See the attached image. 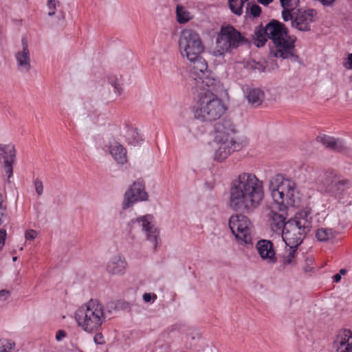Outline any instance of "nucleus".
<instances>
[{
	"label": "nucleus",
	"instance_id": "1",
	"mask_svg": "<svg viewBox=\"0 0 352 352\" xmlns=\"http://www.w3.org/2000/svg\"><path fill=\"white\" fill-rule=\"evenodd\" d=\"M179 50L183 58L188 61L191 74L201 89L214 87L217 80L208 70V63L202 57L204 45L199 34L191 29L184 30L178 41Z\"/></svg>",
	"mask_w": 352,
	"mask_h": 352
},
{
	"label": "nucleus",
	"instance_id": "2",
	"mask_svg": "<svg viewBox=\"0 0 352 352\" xmlns=\"http://www.w3.org/2000/svg\"><path fill=\"white\" fill-rule=\"evenodd\" d=\"M264 196L263 182L252 173L243 172L230 183L228 205L234 211L250 213L261 206Z\"/></svg>",
	"mask_w": 352,
	"mask_h": 352
},
{
	"label": "nucleus",
	"instance_id": "3",
	"mask_svg": "<svg viewBox=\"0 0 352 352\" xmlns=\"http://www.w3.org/2000/svg\"><path fill=\"white\" fill-rule=\"evenodd\" d=\"M267 36L273 41L274 46L271 52L274 56L284 59L294 56L296 38L288 35L283 23L272 21L266 25L265 30H256L253 36L254 45L257 47L263 46L267 41Z\"/></svg>",
	"mask_w": 352,
	"mask_h": 352
},
{
	"label": "nucleus",
	"instance_id": "4",
	"mask_svg": "<svg viewBox=\"0 0 352 352\" xmlns=\"http://www.w3.org/2000/svg\"><path fill=\"white\" fill-rule=\"evenodd\" d=\"M269 189L280 211L289 207L297 206L300 204V195L295 182L283 175L277 174L270 178Z\"/></svg>",
	"mask_w": 352,
	"mask_h": 352
},
{
	"label": "nucleus",
	"instance_id": "5",
	"mask_svg": "<svg viewBox=\"0 0 352 352\" xmlns=\"http://www.w3.org/2000/svg\"><path fill=\"white\" fill-rule=\"evenodd\" d=\"M74 318L78 327L83 331L94 333L106 321L107 314L100 301L91 299L77 309Z\"/></svg>",
	"mask_w": 352,
	"mask_h": 352
},
{
	"label": "nucleus",
	"instance_id": "6",
	"mask_svg": "<svg viewBox=\"0 0 352 352\" xmlns=\"http://www.w3.org/2000/svg\"><path fill=\"white\" fill-rule=\"evenodd\" d=\"M227 108L223 100L210 91L200 93L191 108L195 119L209 122L219 119Z\"/></svg>",
	"mask_w": 352,
	"mask_h": 352
},
{
	"label": "nucleus",
	"instance_id": "7",
	"mask_svg": "<svg viewBox=\"0 0 352 352\" xmlns=\"http://www.w3.org/2000/svg\"><path fill=\"white\" fill-rule=\"evenodd\" d=\"M311 214L306 208L297 212L284 224L282 238L288 247L297 248L311 227Z\"/></svg>",
	"mask_w": 352,
	"mask_h": 352
},
{
	"label": "nucleus",
	"instance_id": "8",
	"mask_svg": "<svg viewBox=\"0 0 352 352\" xmlns=\"http://www.w3.org/2000/svg\"><path fill=\"white\" fill-rule=\"evenodd\" d=\"M216 135L214 140V158L223 162L232 153L241 148V145L235 140V129L229 121L218 123L215 126Z\"/></svg>",
	"mask_w": 352,
	"mask_h": 352
},
{
	"label": "nucleus",
	"instance_id": "9",
	"mask_svg": "<svg viewBox=\"0 0 352 352\" xmlns=\"http://www.w3.org/2000/svg\"><path fill=\"white\" fill-rule=\"evenodd\" d=\"M246 43V38L234 27H222L217 36L216 47L212 52V55L217 58H223L226 54L232 53L233 50Z\"/></svg>",
	"mask_w": 352,
	"mask_h": 352
},
{
	"label": "nucleus",
	"instance_id": "10",
	"mask_svg": "<svg viewBox=\"0 0 352 352\" xmlns=\"http://www.w3.org/2000/svg\"><path fill=\"white\" fill-rule=\"evenodd\" d=\"M351 187V182L333 170H327L321 176L318 182V190L322 194L341 199Z\"/></svg>",
	"mask_w": 352,
	"mask_h": 352
},
{
	"label": "nucleus",
	"instance_id": "11",
	"mask_svg": "<svg viewBox=\"0 0 352 352\" xmlns=\"http://www.w3.org/2000/svg\"><path fill=\"white\" fill-rule=\"evenodd\" d=\"M229 226L239 243H252V224L248 217L241 214L232 215L229 220Z\"/></svg>",
	"mask_w": 352,
	"mask_h": 352
},
{
	"label": "nucleus",
	"instance_id": "12",
	"mask_svg": "<svg viewBox=\"0 0 352 352\" xmlns=\"http://www.w3.org/2000/svg\"><path fill=\"white\" fill-rule=\"evenodd\" d=\"M131 230L140 229L144 233L146 239L156 249L160 242V230L155 225L154 217L146 214L133 219L130 221Z\"/></svg>",
	"mask_w": 352,
	"mask_h": 352
},
{
	"label": "nucleus",
	"instance_id": "13",
	"mask_svg": "<svg viewBox=\"0 0 352 352\" xmlns=\"http://www.w3.org/2000/svg\"><path fill=\"white\" fill-rule=\"evenodd\" d=\"M148 200V195L146 191L144 182L140 180L135 181L128 187L124 194L122 208L126 210L137 203Z\"/></svg>",
	"mask_w": 352,
	"mask_h": 352
},
{
	"label": "nucleus",
	"instance_id": "14",
	"mask_svg": "<svg viewBox=\"0 0 352 352\" xmlns=\"http://www.w3.org/2000/svg\"><path fill=\"white\" fill-rule=\"evenodd\" d=\"M289 19L292 28L299 31H307L315 21L316 11L314 9H296L291 13Z\"/></svg>",
	"mask_w": 352,
	"mask_h": 352
},
{
	"label": "nucleus",
	"instance_id": "15",
	"mask_svg": "<svg viewBox=\"0 0 352 352\" xmlns=\"http://www.w3.org/2000/svg\"><path fill=\"white\" fill-rule=\"evenodd\" d=\"M18 71L22 74H28L31 69V55L28 40L26 36L21 38V48L14 54Z\"/></svg>",
	"mask_w": 352,
	"mask_h": 352
},
{
	"label": "nucleus",
	"instance_id": "16",
	"mask_svg": "<svg viewBox=\"0 0 352 352\" xmlns=\"http://www.w3.org/2000/svg\"><path fill=\"white\" fill-rule=\"evenodd\" d=\"M256 250L261 261L274 265L277 262L276 254L273 243L267 239H261L256 244Z\"/></svg>",
	"mask_w": 352,
	"mask_h": 352
},
{
	"label": "nucleus",
	"instance_id": "17",
	"mask_svg": "<svg viewBox=\"0 0 352 352\" xmlns=\"http://www.w3.org/2000/svg\"><path fill=\"white\" fill-rule=\"evenodd\" d=\"M128 266L127 261L124 256L116 254L111 256L106 264L107 273L113 276H123Z\"/></svg>",
	"mask_w": 352,
	"mask_h": 352
},
{
	"label": "nucleus",
	"instance_id": "18",
	"mask_svg": "<svg viewBox=\"0 0 352 352\" xmlns=\"http://www.w3.org/2000/svg\"><path fill=\"white\" fill-rule=\"evenodd\" d=\"M334 352H352V331L341 329L333 343Z\"/></svg>",
	"mask_w": 352,
	"mask_h": 352
},
{
	"label": "nucleus",
	"instance_id": "19",
	"mask_svg": "<svg viewBox=\"0 0 352 352\" xmlns=\"http://www.w3.org/2000/svg\"><path fill=\"white\" fill-rule=\"evenodd\" d=\"M316 141L326 148L336 151H342L346 148V142L342 138H336L325 134L318 135L316 138Z\"/></svg>",
	"mask_w": 352,
	"mask_h": 352
},
{
	"label": "nucleus",
	"instance_id": "20",
	"mask_svg": "<svg viewBox=\"0 0 352 352\" xmlns=\"http://www.w3.org/2000/svg\"><path fill=\"white\" fill-rule=\"evenodd\" d=\"M109 150L114 160L119 164H124L127 162L126 150L116 140L109 142Z\"/></svg>",
	"mask_w": 352,
	"mask_h": 352
},
{
	"label": "nucleus",
	"instance_id": "21",
	"mask_svg": "<svg viewBox=\"0 0 352 352\" xmlns=\"http://www.w3.org/2000/svg\"><path fill=\"white\" fill-rule=\"evenodd\" d=\"M244 94L248 102L255 107L259 106L264 99V93L258 88H247Z\"/></svg>",
	"mask_w": 352,
	"mask_h": 352
},
{
	"label": "nucleus",
	"instance_id": "22",
	"mask_svg": "<svg viewBox=\"0 0 352 352\" xmlns=\"http://www.w3.org/2000/svg\"><path fill=\"white\" fill-rule=\"evenodd\" d=\"M283 7L282 17L284 21H289L292 19L291 13L297 9L299 0H280Z\"/></svg>",
	"mask_w": 352,
	"mask_h": 352
},
{
	"label": "nucleus",
	"instance_id": "23",
	"mask_svg": "<svg viewBox=\"0 0 352 352\" xmlns=\"http://www.w3.org/2000/svg\"><path fill=\"white\" fill-rule=\"evenodd\" d=\"M175 13L176 20L179 24H185L195 17V15L182 4L177 5Z\"/></svg>",
	"mask_w": 352,
	"mask_h": 352
},
{
	"label": "nucleus",
	"instance_id": "24",
	"mask_svg": "<svg viewBox=\"0 0 352 352\" xmlns=\"http://www.w3.org/2000/svg\"><path fill=\"white\" fill-rule=\"evenodd\" d=\"M16 151L13 145L0 144V157L3 160V164L14 163L15 160Z\"/></svg>",
	"mask_w": 352,
	"mask_h": 352
},
{
	"label": "nucleus",
	"instance_id": "25",
	"mask_svg": "<svg viewBox=\"0 0 352 352\" xmlns=\"http://www.w3.org/2000/svg\"><path fill=\"white\" fill-rule=\"evenodd\" d=\"M248 0H229V7L232 13L240 16L243 11V6Z\"/></svg>",
	"mask_w": 352,
	"mask_h": 352
},
{
	"label": "nucleus",
	"instance_id": "26",
	"mask_svg": "<svg viewBox=\"0 0 352 352\" xmlns=\"http://www.w3.org/2000/svg\"><path fill=\"white\" fill-rule=\"evenodd\" d=\"M316 236L318 241H326L333 237V232L329 228H320L317 230Z\"/></svg>",
	"mask_w": 352,
	"mask_h": 352
},
{
	"label": "nucleus",
	"instance_id": "27",
	"mask_svg": "<svg viewBox=\"0 0 352 352\" xmlns=\"http://www.w3.org/2000/svg\"><path fill=\"white\" fill-rule=\"evenodd\" d=\"M297 248L289 247L287 250V254L283 258V265L285 266L294 265L296 263V253Z\"/></svg>",
	"mask_w": 352,
	"mask_h": 352
},
{
	"label": "nucleus",
	"instance_id": "28",
	"mask_svg": "<svg viewBox=\"0 0 352 352\" xmlns=\"http://www.w3.org/2000/svg\"><path fill=\"white\" fill-rule=\"evenodd\" d=\"M126 138L129 144L134 145L137 144L140 140V137L137 129H129L126 135Z\"/></svg>",
	"mask_w": 352,
	"mask_h": 352
},
{
	"label": "nucleus",
	"instance_id": "29",
	"mask_svg": "<svg viewBox=\"0 0 352 352\" xmlns=\"http://www.w3.org/2000/svg\"><path fill=\"white\" fill-rule=\"evenodd\" d=\"M272 220L273 223L279 229L283 228L285 223V217L283 214L272 213Z\"/></svg>",
	"mask_w": 352,
	"mask_h": 352
},
{
	"label": "nucleus",
	"instance_id": "30",
	"mask_svg": "<svg viewBox=\"0 0 352 352\" xmlns=\"http://www.w3.org/2000/svg\"><path fill=\"white\" fill-rule=\"evenodd\" d=\"M107 80L109 84L113 87L114 92L117 94H120L122 91V87L119 79L116 76H109Z\"/></svg>",
	"mask_w": 352,
	"mask_h": 352
},
{
	"label": "nucleus",
	"instance_id": "31",
	"mask_svg": "<svg viewBox=\"0 0 352 352\" xmlns=\"http://www.w3.org/2000/svg\"><path fill=\"white\" fill-rule=\"evenodd\" d=\"M15 346V344L11 340H3L1 342L0 352H12Z\"/></svg>",
	"mask_w": 352,
	"mask_h": 352
},
{
	"label": "nucleus",
	"instance_id": "32",
	"mask_svg": "<svg viewBox=\"0 0 352 352\" xmlns=\"http://www.w3.org/2000/svg\"><path fill=\"white\" fill-rule=\"evenodd\" d=\"M246 12L250 13L253 16L256 17L259 16L261 9L258 5L247 3Z\"/></svg>",
	"mask_w": 352,
	"mask_h": 352
},
{
	"label": "nucleus",
	"instance_id": "33",
	"mask_svg": "<svg viewBox=\"0 0 352 352\" xmlns=\"http://www.w3.org/2000/svg\"><path fill=\"white\" fill-rule=\"evenodd\" d=\"M24 236L26 241H33L37 237L38 232L34 230L29 229L25 232Z\"/></svg>",
	"mask_w": 352,
	"mask_h": 352
},
{
	"label": "nucleus",
	"instance_id": "34",
	"mask_svg": "<svg viewBox=\"0 0 352 352\" xmlns=\"http://www.w3.org/2000/svg\"><path fill=\"white\" fill-rule=\"evenodd\" d=\"M143 300L146 303H153L157 299V295L151 293H144L142 296Z\"/></svg>",
	"mask_w": 352,
	"mask_h": 352
},
{
	"label": "nucleus",
	"instance_id": "35",
	"mask_svg": "<svg viewBox=\"0 0 352 352\" xmlns=\"http://www.w3.org/2000/svg\"><path fill=\"white\" fill-rule=\"evenodd\" d=\"M34 188H35L36 194L38 196H41L43 192V185L42 182L40 179H36L34 180Z\"/></svg>",
	"mask_w": 352,
	"mask_h": 352
},
{
	"label": "nucleus",
	"instance_id": "36",
	"mask_svg": "<svg viewBox=\"0 0 352 352\" xmlns=\"http://www.w3.org/2000/svg\"><path fill=\"white\" fill-rule=\"evenodd\" d=\"M12 164L13 163L3 164L5 174L6 175L7 179L8 181L10 180V178L12 176V173H13Z\"/></svg>",
	"mask_w": 352,
	"mask_h": 352
},
{
	"label": "nucleus",
	"instance_id": "37",
	"mask_svg": "<svg viewBox=\"0 0 352 352\" xmlns=\"http://www.w3.org/2000/svg\"><path fill=\"white\" fill-rule=\"evenodd\" d=\"M10 296V292L6 289L0 290V301L4 302Z\"/></svg>",
	"mask_w": 352,
	"mask_h": 352
},
{
	"label": "nucleus",
	"instance_id": "38",
	"mask_svg": "<svg viewBox=\"0 0 352 352\" xmlns=\"http://www.w3.org/2000/svg\"><path fill=\"white\" fill-rule=\"evenodd\" d=\"M58 0H48L47 1V7L49 10H56L57 7L59 6Z\"/></svg>",
	"mask_w": 352,
	"mask_h": 352
},
{
	"label": "nucleus",
	"instance_id": "39",
	"mask_svg": "<svg viewBox=\"0 0 352 352\" xmlns=\"http://www.w3.org/2000/svg\"><path fill=\"white\" fill-rule=\"evenodd\" d=\"M6 237V231L5 230H0V251L2 250L5 245Z\"/></svg>",
	"mask_w": 352,
	"mask_h": 352
},
{
	"label": "nucleus",
	"instance_id": "40",
	"mask_svg": "<svg viewBox=\"0 0 352 352\" xmlns=\"http://www.w3.org/2000/svg\"><path fill=\"white\" fill-rule=\"evenodd\" d=\"M65 337H66V333H65V331H63V330H58L56 332V340L57 341H60V340H62Z\"/></svg>",
	"mask_w": 352,
	"mask_h": 352
},
{
	"label": "nucleus",
	"instance_id": "41",
	"mask_svg": "<svg viewBox=\"0 0 352 352\" xmlns=\"http://www.w3.org/2000/svg\"><path fill=\"white\" fill-rule=\"evenodd\" d=\"M3 197L2 195L0 193V225L1 224V218L3 215Z\"/></svg>",
	"mask_w": 352,
	"mask_h": 352
},
{
	"label": "nucleus",
	"instance_id": "42",
	"mask_svg": "<svg viewBox=\"0 0 352 352\" xmlns=\"http://www.w3.org/2000/svg\"><path fill=\"white\" fill-rule=\"evenodd\" d=\"M273 0H258V1L263 4V5H265V6H267L268 5L269 3H270L271 2H272Z\"/></svg>",
	"mask_w": 352,
	"mask_h": 352
},
{
	"label": "nucleus",
	"instance_id": "43",
	"mask_svg": "<svg viewBox=\"0 0 352 352\" xmlns=\"http://www.w3.org/2000/svg\"><path fill=\"white\" fill-rule=\"evenodd\" d=\"M341 279V275L340 274H336L333 276V281L334 282H339Z\"/></svg>",
	"mask_w": 352,
	"mask_h": 352
},
{
	"label": "nucleus",
	"instance_id": "44",
	"mask_svg": "<svg viewBox=\"0 0 352 352\" xmlns=\"http://www.w3.org/2000/svg\"><path fill=\"white\" fill-rule=\"evenodd\" d=\"M348 64L349 65V68L352 69V53L348 55Z\"/></svg>",
	"mask_w": 352,
	"mask_h": 352
},
{
	"label": "nucleus",
	"instance_id": "45",
	"mask_svg": "<svg viewBox=\"0 0 352 352\" xmlns=\"http://www.w3.org/2000/svg\"><path fill=\"white\" fill-rule=\"evenodd\" d=\"M55 14V10H50V12H48L49 16H53Z\"/></svg>",
	"mask_w": 352,
	"mask_h": 352
},
{
	"label": "nucleus",
	"instance_id": "46",
	"mask_svg": "<svg viewBox=\"0 0 352 352\" xmlns=\"http://www.w3.org/2000/svg\"><path fill=\"white\" fill-rule=\"evenodd\" d=\"M345 273H346V270H344V269H342V270L340 271V273H339V274H340V275H341V274H344Z\"/></svg>",
	"mask_w": 352,
	"mask_h": 352
},
{
	"label": "nucleus",
	"instance_id": "47",
	"mask_svg": "<svg viewBox=\"0 0 352 352\" xmlns=\"http://www.w3.org/2000/svg\"><path fill=\"white\" fill-rule=\"evenodd\" d=\"M98 338L97 336H95V338H94V340H95L96 342H97V340H98V338Z\"/></svg>",
	"mask_w": 352,
	"mask_h": 352
},
{
	"label": "nucleus",
	"instance_id": "48",
	"mask_svg": "<svg viewBox=\"0 0 352 352\" xmlns=\"http://www.w3.org/2000/svg\"><path fill=\"white\" fill-rule=\"evenodd\" d=\"M98 338L97 336H95V338H94V340H95L96 342H97V340H98V338Z\"/></svg>",
	"mask_w": 352,
	"mask_h": 352
},
{
	"label": "nucleus",
	"instance_id": "49",
	"mask_svg": "<svg viewBox=\"0 0 352 352\" xmlns=\"http://www.w3.org/2000/svg\"><path fill=\"white\" fill-rule=\"evenodd\" d=\"M16 257H13V261H16Z\"/></svg>",
	"mask_w": 352,
	"mask_h": 352
},
{
	"label": "nucleus",
	"instance_id": "50",
	"mask_svg": "<svg viewBox=\"0 0 352 352\" xmlns=\"http://www.w3.org/2000/svg\"><path fill=\"white\" fill-rule=\"evenodd\" d=\"M351 80H352V74H351Z\"/></svg>",
	"mask_w": 352,
	"mask_h": 352
}]
</instances>
